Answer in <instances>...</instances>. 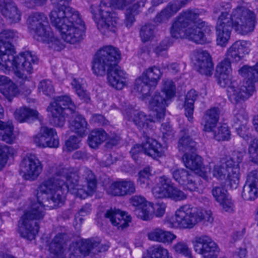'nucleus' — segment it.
<instances>
[{
    "label": "nucleus",
    "instance_id": "nucleus-57",
    "mask_svg": "<svg viewBox=\"0 0 258 258\" xmlns=\"http://www.w3.org/2000/svg\"><path fill=\"white\" fill-rule=\"evenodd\" d=\"M231 62L230 59L226 58L222 61L217 67L216 72L219 75L223 74H231L232 69L231 68Z\"/></svg>",
    "mask_w": 258,
    "mask_h": 258
},
{
    "label": "nucleus",
    "instance_id": "nucleus-61",
    "mask_svg": "<svg viewBox=\"0 0 258 258\" xmlns=\"http://www.w3.org/2000/svg\"><path fill=\"white\" fill-rule=\"evenodd\" d=\"M171 17H172V16L170 13L164 8L159 13L157 14L154 19V22L157 24L165 23L168 21Z\"/></svg>",
    "mask_w": 258,
    "mask_h": 258
},
{
    "label": "nucleus",
    "instance_id": "nucleus-7",
    "mask_svg": "<svg viewBox=\"0 0 258 258\" xmlns=\"http://www.w3.org/2000/svg\"><path fill=\"white\" fill-rule=\"evenodd\" d=\"M242 160V155L239 152H234L232 156L226 157L220 164L215 165L211 172L213 176L227 183L231 188H236L239 180V164Z\"/></svg>",
    "mask_w": 258,
    "mask_h": 258
},
{
    "label": "nucleus",
    "instance_id": "nucleus-9",
    "mask_svg": "<svg viewBox=\"0 0 258 258\" xmlns=\"http://www.w3.org/2000/svg\"><path fill=\"white\" fill-rule=\"evenodd\" d=\"M197 207L190 205L179 207L175 211L174 216L165 217V223L170 228L179 229H191L199 222Z\"/></svg>",
    "mask_w": 258,
    "mask_h": 258
},
{
    "label": "nucleus",
    "instance_id": "nucleus-2",
    "mask_svg": "<svg viewBox=\"0 0 258 258\" xmlns=\"http://www.w3.org/2000/svg\"><path fill=\"white\" fill-rule=\"evenodd\" d=\"M219 16L216 26L217 44L225 46L230 38L232 28L242 35L252 33L257 24L255 13L244 7H237L230 14L231 6L226 4Z\"/></svg>",
    "mask_w": 258,
    "mask_h": 258
},
{
    "label": "nucleus",
    "instance_id": "nucleus-27",
    "mask_svg": "<svg viewBox=\"0 0 258 258\" xmlns=\"http://www.w3.org/2000/svg\"><path fill=\"white\" fill-rule=\"evenodd\" d=\"M0 12L11 23H18L21 20V12L12 0H0Z\"/></svg>",
    "mask_w": 258,
    "mask_h": 258
},
{
    "label": "nucleus",
    "instance_id": "nucleus-64",
    "mask_svg": "<svg viewBox=\"0 0 258 258\" xmlns=\"http://www.w3.org/2000/svg\"><path fill=\"white\" fill-rule=\"evenodd\" d=\"M69 250L71 257L74 256L75 258H79L82 255L81 248L78 243H72L70 245Z\"/></svg>",
    "mask_w": 258,
    "mask_h": 258
},
{
    "label": "nucleus",
    "instance_id": "nucleus-58",
    "mask_svg": "<svg viewBox=\"0 0 258 258\" xmlns=\"http://www.w3.org/2000/svg\"><path fill=\"white\" fill-rule=\"evenodd\" d=\"M154 33V26L152 25H145L141 28L140 36L142 41L145 42L152 38Z\"/></svg>",
    "mask_w": 258,
    "mask_h": 258
},
{
    "label": "nucleus",
    "instance_id": "nucleus-20",
    "mask_svg": "<svg viewBox=\"0 0 258 258\" xmlns=\"http://www.w3.org/2000/svg\"><path fill=\"white\" fill-rule=\"evenodd\" d=\"M182 160L187 168L196 171L203 179L206 181L211 179L210 176V168L209 167H202L203 163L200 156L194 153L191 154L185 153Z\"/></svg>",
    "mask_w": 258,
    "mask_h": 258
},
{
    "label": "nucleus",
    "instance_id": "nucleus-60",
    "mask_svg": "<svg viewBox=\"0 0 258 258\" xmlns=\"http://www.w3.org/2000/svg\"><path fill=\"white\" fill-rule=\"evenodd\" d=\"M219 203L224 211L228 213H232L234 211V202L228 196L224 198V200L219 202Z\"/></svg>",
    "mask_w": 258,
    "mask_h": 258
},
{
    "label": "nucleus",
    "instance_id": "nucleus-45",
    "mask_svg": "<svg viewBox=\"0 0 258 258\" xmlns=\"http://www.w3.org/2000/svg\"><path fill=\"white\" fill-rule=\"evenodd\" d=\"M197 143L188 136H184L179 139L178 148L180 151L188 153H194L196 150Z\"/></svg>",
    "mask_w": 258,
    "mask_h": 258
},
{
    "label": "nucleus",
    "instance_id": "nucleus-38",
    "mask_svg": "<svg viewBox=\"0 0 258 258\" xmlns=\"http://www.w3.org/2000/svg\"><path fill=\"white\" fill-rule=\"evenodd\" d=\"M79 245L82 255L85 256L88 255L91 251L95 253L96 251L101 252L107 250L108 249L107 246L100 247V243L92 239H86L82 241Z\"/></svg>",
    "mask_w": 258,
    "mask_h": 258
},
{
    "label": "nucleus",
    "instance_id": "nucleus-49",
    "mask_svg": "<svg viewBox=\"0 0 258 258\" xmlns=\"http://www.w3.org/2000/svg\"><path fill=\"white\" fill-rule=\"evenodd\" d=\"M49 36L47 37L46 40L39 41L47 44L49 47L54 50L60 51L62 49L64 48L63 43L59 39L53 36L51 29L49 30Z\"/></svg>",
    "mask_w": 258,
    "mask_h": 258
},
{
    "label": "nucleus",
    "instance_id": "nucleus-28",
    "mask_svg": "<svg viewBox=\"0 0 258 258\" xmlns=\"http://www.w3.org/2000/svg\"><path fill=\"white\" fill-rule=\"evenodd\" d=\"M69 121V128L73 132L77 134L80 137H83L88 134L89 124L84 116L75 111Z\"/></svg>",
    "mask_w": 258,
    "mask_h": 258
},
{
    "label": "nucleus",
    "instance_id": "nucleus-40",
    "mask_svg": "<svg viewBox=\"0 0 258 258\" xmlns=\"http://www.w3.org/2000/svg\"><path fill=\"white\" fill-rule=\"evenodd\" d=\"M38 115L37 110L27 107L18 109L14 113L15 118L20 122H27L30 118L36 119Z\"/></svg>",
    "mask_w": 258,
    "mask_h": 258
},
{
    "label": "nucleus",
    "instance_id": "nucleus-37",
    "mask_svg": "<svg viewBox=\"0 0 258 258\" xmlns=\"http://www.w3.org/2000/svg\"><path fill=\"white\" fill-rule=\"evenodd\" d=\"M239 74L247 80L244 82L252 83L253 93L255 91L254 83L258 82V62L254 66H244L238 71Z\"/></svg>",
    "mask_w": 258,
    "mask_h": 258
},
{
    "label": "nucleus",
    "instance_id": "nucleus-26",
    "mask_svg": "<svg viewBox=\"0 0 258 258\" xmlns=\"http://www.w3.org/2000/svg\"><path fill=\"white\" fill-rule=\"evenodd\" d=\"M105 217L109 219L112 224L118 229H123L128 226L131 222V217L124 212L113 209L107 210Z\"/></svg>",
    "mask_w": 258,
    "mask_h": 258
},
{
    "label": "nucleus",
    "instance_id": "nucleus-42",
    "mask_svg": "<svg viewBox=\"0 0 258 258\" xmlns=\"http://www.w3.org/2000/svg\"><path fill=\"white\" fill-rule=\"evenodd\" d=\"M160 70L157 67H150L144 71L142 76L147 80L153 87H155L162 77Z\"/></svg>",
    "mask_w": 258,
    "mask_h": 258
},
{
    "label": "nucleus",
    "instance_id": "nucleus-10",
    "mask_svg": "<svg viewBox=\"0 0 258 258\" xmlns=\"http://www.w3.org/2000/svg\"><path fill=\"white\" fill-rule=\"evenodd\" d=\"M152 192L156 199H169L175 202L184 200L187 198V195L175 186L171 179L165 175L157 178Z\"/></svg>",
    "mask_w": 258,
    "mask_h": 258
},
{
    "label": "nucleus",
    "instance_id": "nucleus-25",
    "mask_svg": "<svg viewBox=\"0 0 258 258\" xmlns=\"http://www.w3.org/2000/svg\"><path fill=\"white\" fill-rule=\"evenodd\" d=\"M239 102L236 104L234 110V121L235 123L239 125L237 128L238 135L245 140L248 141L250 138L248 135L246 128V124L248 120V115L245 108L243 107H240Z\"/></svg>",
    "mask_w": 258,
    "mask_h": 258
},
{
    "label": "nucleus",
    "instance_id": "nucleus-18",
    "mask_svg": "<svg viewBox=\"0 0 258 258\" xmlns=\"http://www.w3.org/2000/svg\"><path fill=\"white\" fill-rule=\"evenodd\" d=\"M195 17V11L188 10L181 13L172 25L170 30L171 36L176 38L186 37L185 31L189 26L191 19L196 18Z\"/></svg>",
    "mask_w": 258,
    "mask_h": 258
},
{
    "label": "nucleus",
    "instance_id": "nucleus-35",
    "mask_svg": "<svg viewBox=\"0 0 258 258\" xmlns=\"http://www.w3.org/2000/svg\"><path fill=\"white\" fill-rule=\"evenodd\" d=\"M4 110L0 104V118L4 115ZM14 127L10 121L4 122L0 120V130L2 131L1 140L7 143L12 144L16 139L14 133Z\"/></svg>",
    "mask_w": 258,
    "mask_h": 258
},
{
    "label": "nucleus",
    "instance_id": "nucleus-33",
    "mask_svg": "<svg viewBox=\"0 0 258 258\" xmlns=\"http://www.w3.org/2000/svg\"><path fill=\"white\" fill-rule=\"evenodd\" d=\"M220 110L218 107H213L207 110L202 119L201 124L204 131L210 132L216 127L219 121Z\"/></svg>",
    "mask_w": 258,
    "mask_h": 258
},
{
    "label": "nucleus",
    "instance_id": "nucleus-11",
    "mask_svg": "<svg viewBox=\"0 0 258 258\" xmlns=\"http://www.w3.org/2000/svg\"><path fill=\"white\" fill-rule=\"evenodd\" d=\"M199 15L196 12V17L191 18L187 28L186 37L196 43L205 44L210 43L211 39L205 34H208L212 30V27L199 18Z\"/></svg>",
    "mask_w": 258,
    "mask_h": 258
},
{
    "label": "nucleus",
    "instance_id": "nucleus-34",
    "mask_svg": "<svg viewBox=\"0 0 258 258\" xmlns=\"http://www.w3.org/2000/svg\"><path fill=\"white\" fill-rule=\"evenodd\" d=\"M69 240L68 235L64 233L56 234L52 240L49 246L50 252L59 256L63 254L66 250L67 242Z\"/></svg>",
    "mask_w": 258,
    "mask_h": 258
},
{
    "label": "nucleus",
    "instance_id": "nucleus-62",
    "mask_svg": "<svg viewBox=\"0 0 258 258\" xmlns=\"http://www.w3.org/2000/svg\"><path fill=\"white\" fill-rule=\"evenodd\" d=\"M80 142L79 138L72 136L66 141V146L69 151H73L79 148Z\"/></svg>",
    "mask_w": 258,
    "mask_h": 258
},
{
    "label": "nucleus",
    "instance_id": "nucleus-46",
    "mask_svg": "<svg viewBox=\"0 0 258 258\" xmlns=\"http://www.w3.org/2000/svg\"><path fill=\"white\" fill-rule=\"evenodd\" d=\"M143 258H171L167 249L160 245L152 246L147 251V255Z\"/></svg>",
    "mask_w": 258,
    "mask_h": 258
},
{
    "label": "nucleus",
    "instance_id": "nucleus-54",
    "mask_svg": "<svg viewBox=\"0 0 258 258\" xmlns=\"http://www.w3.org/2000/svg\"><path fill=\"white\" fill-rule=\"evenodd\" d=\"M162 91L166 95V98L170 100L175 94V85L172 80H166L163 81Z\"/></svg>",
    "mask_w": 258,
    "mask_h": 258
},
{
    "label": "nucleus",
    "instance_id": "nucleus-21",
    "mask_svg": "<svg viewBox=\"0 0 258 258\" xmlns=\"http://www.w3.org/2000/svg\"><path fill=\"white\" fill-rule=\"evenodd\" d=\"M55 136V130L54 128L41 125L39 133L34 137V142L37 146L39 147L57 148V142L56 139L54 138L52 143L47 140L50 137L54 138Z\"/></svg>",
    "mask_w": 258,
    "mask_h": 258
},
{
    "label": "nucleus",
    "instance_id": "nucleus-4",
    "mask_svg": "<svg viewBox=\"0 0 258 258\" xmlns=\"http://www.w3.org/2000/svg\"><path fill=\"white\" fill-rule=\"evenodd\" d=\"M120 58L117 48L105 46L96 52L92 67L93 73L97 76H104L107 72L109 84L117 90H121L126 86L127 79L126 73L116 64Z\"/></svg>",
    "mask_w": 258,
    "mask_h": 258
},
{
    "label": "nucleus",
    "instance_id": "nucleus-43",
    "mask_svg": "<svg viewBox=\"0 0 258 258\" xmlns=\"http://www.w3.org/2000/svg\"><path fill=\"white\" fill-rule=\"evenodd\" d=\"M150 83L146 80L142 75L136 79L134 91L142 94L143 98H145L147 96L149 95L150 91L155 88L151 86Z\"/></svg>",
    "mask_w": 258,
    "mask_h": 258
},
{
    "label": "nucleus",
    "instance_id": "nucleus-53",
    "mask_svg": "<svg viewBox=\"0 0 258 258\" xmlns=\"http://www.w3.org/2000/svg\"><path fill=\"white\" fill-rule=\"evenodd\" d=\"M188 2L189 0H174L170 2L165 8L172 17L180 9L185 7Z\"/></svg>",
    "mask_w": 258,
    "mask_h": 258
},
{
    "label": "nucleus",
    "instance_id": "nucleus-63",
    "mask_svg": "<svg viewBox=\"0 0 258 258\" xmlns=\"http://www.w3.org/2000/svg\"><path fill=\"white\" fill-rule=\"evenodd\" d=\"M248 152L252 158L258 160V139H254L250 142Z\"/></svg>",
    "mask_w": 258,
    "mask_h": 258
},
{
    "label": "nucleus",
    "instance_id": "nucleus-15",
    "mask_svg": "<svg viewBox=\"0 0 258 258\" xmlns=\"http://www.w3.org/2000/svg\"><path fill=\"white\" fill-rule=\"evenodd\" d=\"M20 170L28 179L35 180L43 170V165L34 155L25 157L20 164Z\"/></svg>",
    "mask_w": 258,
    "mask_h": 258
},
{
    "label": "nucleus",
    "instance_id": "nucleus-8",
    "mask_svg": "<svg viewBox=\"0 0 258 258\" xmlns=\"http://www.w3.org/2000/svg\"><path fill=\"white\" fill-rule=\"evenodd\" d=\"M218 84L222 87L227 88L228 97L234 104L245 101L253 93L252 83L242 82L238 84L231 74L219 75Z\"/></svg>",
    "mask_w": 258,
    "mask_h": 258
},
{
    "label": "nucleus",
    "instance_id": "nucleus-13",
    "mask_svg": "<svg viewBox=\"0 0 258 258\" xmlns=\"http://www.w3.org/2000/svg\"><path fill=\"white\" fill-rule=\"evenodd\" d=\"M99 7L100 18L97 24L98 30L104 35L115 32L119 20L117 15L102 1Z\"/></svg>",
    "mask_w": 258,
    "mask_h": 258
},
{
    "label": "nucleus",
    "instance_id": "nucleus-39",
    "mask_svg": "<svg viewBox=\"0 0 258 258\" xmlns=\"http://www.w3.org/2000/svg\"><path fill=\"white\" fill-rule=\"evenodd\" d=\"M198 96L197 92L195 90H190L186 95L184 102L185 115L190 122L193 121V113L194 103Z\"/></svg>",
    "mask_w": 258,
    "mask_h": 258
},
{
    "label": "nucleus",
    "instance_id": "nucleus-12",
    "mask_svg": "<svg viewBox=\"0 0 258 258\" xmlns=\"http://www.w3.org/2000/svg\"><path fill=\"white\" fill-rule=\"evenodd\" d=\"M27 25L30 32L37 41H44L49 36L51 29L47 18L43 14L35 13L27 19Z\"/></svg>",
    "mask_w": 258,
    "mask_h": 258
},
{
    "label": "nucleus",
    "instance_id": "nucleus-51",
    "mask_svg": "<svg viewBox=\"0 0 258 258\" xmlns=\"http://www.w3.org/2000/svg\"><path fill=\"white\" fill-rule=\"evenodd\" d=\"M15 151L11 147L0 145V170L6 164L9 156H13Z\"/></svg>",
    "mask_w": 258,
    "mask_h": 258
},
{
    "label": "nucleus",
    "instance_id": "nucleus-47",
    "mask_svg": "<svg viewBox=\"0 0 258 258\" xmlns=\"http://www.w3.org/2000/svg\"><path fill=\"white\" fill-rule=\"evenodd\" d=\"M211 132H213L214 138L218 141H228L231 137V132L226 124L214 127Z\"/></svg>",
    "mask_w": 258,
    "mask_h": 258
},
{
    "label": "nucleus",
    "instance_id": "nucleus-31",
    "mask_svg": "<svg viewBox=\"0 0 258 258\" xmlns=\"http://www.w3.org/2000/svg\"><path fill=\"white\" fill-rule=\"evenodd\" d=\"M142 145L143 153L153 158L163 156L166 150L165 147H163L156 140L150 138H148Z\"/></svg>",
    "mask_w": 258,
    "mask_h": 258
},
{
    "label": "nucleus",
    "instance_id": "nucleus-19",
    "mask_svg": "<svg viewBox=\"0 0 258 258\" xmlns=\"http://www.w3.org/2000/svg\"><path fill=\"white\" fill-rule=\"evenodd\" d=\"M172 178L180 185L190 191H196L198 187V178L184 168H173L170 169Z\"/></svg>",
    "mask_w": 258,
    "mask_h": 258
},
{
    "label": "nucleus",
    "instance_id": "nucleus-3",
    "mask_svg": "<svg viewBox=\"0 0 258 258\" xmlns=\"http://www.w3.org/2000/svg\"><path fill=\"white\" fill-rule=\"evenodd\" d=\"M72 0H50L53 8L49 14L50 22L62 39L70 44L82 41L85 25L78 11L67 5Z\"/></svg>",
    "mask_w": 258,
    "mask_h": 258
},
{
    "label": "nucleus",
    "instance_id": "nucleus-6",
    "mask_svg": "<svg viewBox=\"0 0 258 258\" xmlns=\"http://www.w3.org/2000/svg\"><path fill=\"white\" fill-rule=\"evenodd\" d=\"M44 203L37 198V201H31L28 209L18 222V231L20 236L31 241L38 234L39 225L37 221L43 219L45 215Z\"/></svg>",
    "mask_w": 258,
    "mask_h": 258
},
{
    "label": "nucleus",
    "instance_id": "nucleus-50",
    "mask_svg": "<svg viewBox=\"0 0 258 258\" xmlns=\"http://www.w3.org/2000/svg\"><path fill=\"white\" fill-rule=\"evenodd\" d=\"M82 83L83 80L81 79H74L71 83V85L80 99L88 102L90 100V98L86 93V91L83 89L82 86Z\"/></svg>",
    "mask_w": 258,
    "mask_h": 258
},
{
    "label": "nucleus",
    "instance_id": "nucleus-56",
    "mask_svg": "<svg viewBox=\"0 0 258 258\" xmlns=\"http://www.w3.org/2000/svg\"><path fill=\"white\" fill-rule=\"evenodd\" d=\"M38 90L46 96H50L54 92V88L51 81L48 80H44L40 82Z\"/></svg>",
    "mask_w": 258,
    "mask_h": 258
},
{
    "label": "nucleus",
    "instance_id": "nucleus-16",
    "mask_svg": "<svg viewBox=\"0 0 258 258\" xmlns=\"http://www.w3.org/2000/svg\"><path fill=\"white\" fill-rule=\"evenodd\" d=\"M191 59L196 69L200 74L206 76L212 75L213 64L207 51L203 50H195L192 53Z\"/></svg>",
    "mask_w": 258,
    "mask_h": 258
},
{
    "label": "nucleus",
    "instance_id": "nucleus-48",
    "mask_svg": "<svg viewBox=\"0 0 258 258\" xmlns=\"http://www.w3.org/2000/svg\"><path fill=\"white\" fill-rule=\"evenodd\" d=\"M16 66L7 57V56L0 52V71L6 74L13 71L16 75Z\"/></svg>",
    "mask_w": 258,
    "mask_h": 258
},
{
    "label": "nucleus",
    "instance_id": "nucleus-32",
    "mask_svg": "<svg viewBox=\"0 0 258 258\" xmlns=\"http://www.w3.org/2000/svg\"><path fill=\"white\" fill-rule=\"evenodd\" d=\"M0 92L11 102L18 94V89L8 77L0 75Z\"/></svg>",
    "mask_w": 258,
    "mask_h": 258
},
{
    "label": "nucleus",
    "instance_id": "nucleus-55",
    "mask_svg": "<svg viewBox=\"0 0 258 258\" xmlns=\"http://www.w3.org/2000/svg\"><path fill=\"white\" fill-rule=\"evenodd\" d=\"M54 99L56 101L64 107V109L68 108L72 112H74L76 109V106L73 102L70 96L67 95L60 96L56 97Z\"/></svg>",
    "mask_w": 258,
    "mask_h": 258
},
{
    "label": "nucleus",
    "instance_id": "nucleus-17",
    "mask_svg": "<svg viewBox=\"0 0 258 258\" xmlns=\"http://www.w3.org/2000/svg\"><path fill=\"white\" fill-rule=\"evenodd\" d=\"M108 195L124 197L136 192L135 183L130 179H120L112 182L106 189Z\"/></svg>",
    "mask_w": 258,
    "mask_h": 258
},
{
    "label": "nucleus",
    "instance_id": "nucleus-41",
    "mask_svg": "<svg viewBox=\"0 0 258 258\" xmlns=\"http://www.w3.org/2000/svg\"><path fill=\"white\" fill-rule=\"evenodd\" d=\"M133 115L132 120L135 124L140 128H148L150 127V123L155 121L153 116L152 117L147 116L143 112L133 111L132 113Z\"/></svg>",
    "mask_w": 258,
    "mask_h": 258
},
{
    "label": "nucleus",
    "instance_id": "nucleus-44",
    "mask_svg": "<svg viewBox=\"0 0 258 258\" xmlns=\"http://www.w3.org/2000/svg\"><path fill=\"white\" fill-rule=\"evenodd\" d=\"M106 133L102 130L92 131L88 137L89 145L92 148H96L106 139Z\"/></svg>",
    "mask_w": 258,
    "mask_h": 258
},
{
    "label": "nucleus",
    "instance_id": "nucleus-36",
    "mask_svg": "<svg viewBox=\"0 0 258 258\" xmlns=\"http://www.w3.org/2000/svg\"><path fill=\"white\" fill-rule=\"evenodd\" d=\"M64 107L61 106L55 99L47 107V111L52 117V122L54 125L62 127L65 123V118L63 115Z\"/></svg>",
    "mask_w": 258,
    "mask_h": 258
},
{
    "label": "nucleus",
    "instance_id": "nucleus-23",
    "mask_svg": "<svg viewBox=\"0 0 258 258\" xmlns=\"http://www.w3.org/2000/svg\"><path fill=\"white\" fill-rule=\"evenodd\" d=\"M130 202L132 205L137 207L136 213L139 218L146 221L151 218L153 205L148 202L144 197L139 195L133 196L130 199Z\"/></svg>",
    "mask_w": 258,
    "mask_h": 258
},
{
    "label": "nucleus",
    "instance_id": "nucleus-59",
    "mask_svg": "<svg viewBox=\"0 0 258 258\" xmlns=\"http://www.w3.org/2000/svg\"><path fill=\"white\" fill-rule=\"evenodd\" d=\"M212 194L215 200L219 203L228 196L227 190L223 186H215L212 189Z\"/></svg>",
    "mask_w": 258,
    "mask_h": 258
},
{
    "label": "nucleus",
    "instance_id": "nucleus-5",
    "mask_svg": "<svg viewBox=\"0 0 258 258\" xmlns=\"http://www.w3.org/2000/svg\"><path fill=\"white\" fill-rule=\"evenodd\" d=\"M13 30H4L0 33V52L3 53L16 66V76L22 81L28 80L33 71V65L38 58L31 52L25 51L15 56L16 51L11 41L17 37Z\"/></svg>",
    "mask_w": 258,
    "mask_h": 258
},
{
    "label": "nucleus",
    "instance_id": "nucleus-52",
    "mask_svg": "<svg viewBox=\"0 0 258 258\" xmlns=\"http://www.w3.org/2000/svg\"><path fill=\"white\" fill-rule=\"evenodd\" d=\"M173 249L175 252L180 254L187 258H192L191 249L188 244L184 241H179L173 246Z\"/></svg>",
    "mask_w": 258,
    "mask_h": 258
},
{
    "label": "nucleus",
    "instance_id": "nucleus-14",
    "mask_svg": "<svg viewBox=\"0 0 258 258\" xmlns=\"http://www.w3.org/2000/svg\"><path fill=\"white\" fill-rule=\"evenodd\" d=\"M192 244L195 251L204 258H208L219 251L217 244L208 235L196 236L192 240Z\"/></svg>",
    "mask_w": 258,
    "mask_h": 258
},
{
    "label": "nucleus",
    "instance_id": "nucleus-24",
    "mask_svg": "<svg viewBox=\"0 0 258 258\" xmlns=\"http://www.w3.org/2000/svg\"><path fill=\"white\" fill-rule=\"evenodd\" d=\"M169 99L164 98L160 93H155L149 101V107L152 112V115L157 120L163 118L165 115V108L168 104Z\"/></svg>",
    "mask_w": 258,
    "mask_h": 258
},
{
    "label": "nucleus",
    "instance_id": "nucleus-29",
    "mask_svg": "<svg viewBox=\"0 0 258 258\" xmlns=\"http://www.w3.org/2000/svg\"><path fill=\"white\" fill-rule=\"evenodd\" d=\"M249 42L245 40H237L228 49L226 58L233 62L241 60L245 53H248L247 45Z\"/></svg>",
    "mask_w": 258,
    "mask_h": 258
},
{
    "label": "nucleus",
    "instance_id": "nucleus-22",
    "mask_svg": "<svg viewBox=\"0 0 258 258\" xmlns=\"http://www.w3.org/2000/svg\"><path fill=\"white\" fill-rule=\"evenodd\" d=\"M242 197L246 201H253L258 197V170L252 171L248 175Z\"/></svg>",
    "mask_w": 258,
    "mask_h": 258
},
{
    "label": "nucleus",
    "instance_id": "nucleus-1",
    "mask_svg": "<svg viewBox=\"0 0 258 258\" xmlns=\"http://www.w3.org/2000/svg\"><path fill=\"white\" fill-rule=\"evenodd\" d=\"M47 178L39 185L37 197L44 205L53 209L62 204L68 192L77 198L85 199L96 190L97 180L88 168H67L62 165L49 167Z\"/></svg>",
    "mask_w": 258,
    "mask_h": 258
},
{
    "label": "nucleus",
    "instance_id": "nucleus-30",
    "mask_svg": "<svg viewBox=\"0 0 258 258\" xmlns=\"http://www.w3.org/2000/svg\"><path fill=\"white\" fill-rule=\"evenodd\" d=\"M149 240L164 244H171L176 238V235L172 232L157 227L147 234Z\"/></svg>",
    "mask_w": 258,
    "mask_h": 258
}]
</instances>
